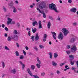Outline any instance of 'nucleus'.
<instances>
[{
	"label": "nucleus",
	"instance_id": "1",
	"mask_svg": "<svg viewBox=\"0 0 78 78\" xmlns=\"http://www.w3.org/2000/svg\"><path fill=\"white\" fill-rule=\"evenodd\" d=\"M49 8L52 10L55 11L56 12H58V10H57V7L56 6V5L52 3L49 5Z\"/></svg>",
	"mask_w": 78,
	"mask_h": 78
},
{
	"label": "nucleus",
	"instance_id": "2",
	"mask_svg": "<svg viewBox=\"0 0 78 78\" xmlns=\"http://www.w3.org/2000/svg\"><path fill=\"white\" fill-rule=\"evenodd\" d=\"M46 3L45 1H42L41 3L39 5V7L40 9H43L44 8H46Z\"/></svg>",
	"mask_w": 78,
	"mask_h": 78
},
{
	"label": "nucleus",
	"instance_id": "3",
	"mask_svg": "<svg viewBox=\"0 0 78 78\" xmlns=\"http://www.w3.org/2000/svg\"><path fill=\"white\" fill-rule=\"evenodd\" d=\"M27 71L28 72L29 74L31 76H34V78H39V77L37 75H33L32 73L31 72V71L30 70V68H27Z\"/></svg>",
	"mask_w": 78,
	"mask_h": 78
},
{
	"label": "nucleus",
	"instance_id": "4",
	"mask_svg": "<svg viewBox=\"0 0 78 78\" xmlns=\"http://www.w3.org/2000/svg\"><path fill=\"white\" fill-rule=\"evenodd\" d=\"M71 53H76V51L77 50V48H76V44H75L73 46V47L71 48Z\"/></svg>",
	"mask_w": 78,
	"mask_h": 78
},
{
	"label": "nucleus",
	"instance_id": "5",
	"mask_svg": "<svg viewBox=\"0 0 78 78\" xmlns=\"http://www.w3.org/2000/svg\"><path fill=\"white\" fill-rule=\"evenodd\" d=\"M64 33L65 36H66L69 33V31L67 30L66 28H63L61 30Z\"/></svg>",
	"mask_w": 78,
	"mask_h": 78
},
{
	"label": "nucleus",
	"instance_id": "6",
	"mask_svg": "<svg viewBox=\"0 0 78 78\" xmlns=\"http://www.w3.org/2000/svg\"><path fill=\"white\" fill-rule=\"evenodd\" d=\"M64 37V36H63V34L62 32H60L59 35H58V38L60 40H62Z\"/></svg>",
	"mask_w": 78,
	"mask_h": 78
},
{
	"label": "nucleus",
	"instance_id": "7",
	"mask_svg": "<svg viewBox=\"0 0 78 78\" xmlns=\"http://www.w3.org/2000/svg\"><path fill=\"white\" fill-rule=\"evenodd\" d=\"M9 6V8H12V7H13L14 5V2L13 1H12L11 2L8 4Z\"/></svg>",
	"mask_w": 78,
	"mask_h": 78
},
{
	"label": "nucleus",
	"instance_id": "8",
	"mask_svg": "<svg viewBox=\"0 0 78 78\" xmlns=\"http://www.w3.org/2000/svg\"><path fill=\"white\" fill-rule=\"evenodd\" d=\"M47 35L46 34H44V36L43 37V41L45 42L47 40Z\"/></svg>",
	"mask_w": 78,
	"mask_h": 78
},
{
	"label": "nucleus",
	"instance_id": "9",
	"mask_svg": "<svg viewBox=\"0 0 78 78\" xmlns=\"http://www.w3.org/2000/svg\"><path fill=\"white\" fill-rule=\"evenodd\" d=\"M19 63L22 66V69L23 70L24 69H25V64H23V63H22V62H21V61H19Z\"/></svg>",
	"mask_w": 78,
	"mask_h": 78
},
{
	"label": "nucleus",
	"instance_id": "10",
	"mask_svg": "<svg viewBox=\"0 0 78 78\" xmlns=\"http://www.w3.org/2000/svg\"><path fill=\"white\" fill-rule=\"evenodd\" d=\"M39 39V37L38 35V34L37 33L35 37V41H37Z\"/></svg>",
	"mask_w": 78,
	"mask_h": 78
},
{
	"label": "nucleus",
	"instance_id": "11",
	"mask_svg": "<svg viewBox=\"0 0 78 78\" xmlns=\"http://www.w3.org/2000/svg\"><path fill=\"white\" fill-rule=\"evenodd\" d=\"M8 21L7 22V23L8 25H9V24H10L11 23V22H12V20L11 18H8Z\"/></svg>",
	"mask_w": 78,
	"mask_h": 78
},
{
	"label": "nucleus",
	"instance_id": "12",
	"mask_svg": "<svg viewBox=\"0 0 78 78\" xmlns=\"http://www.w3.org/2000/svg\"><path fill=\"white\" fill-rule=\"evenodd\" d=\"M70 11L72 12H76V9L75 8L71 9L70 10Z\"/></svg>",
	"mask_w": 78,
	"mask_h": 78
},
{
	"label": "nucleus",
	"instance_id": "13",
	"mask_svg": "<svg viewBox=\"0 0 78 78\" xmlns=\"http://www.w3.org/2000/svg\"><path fill=\"white\" fill-rule=\"evenodd\" d=\"M51 33L52 34V36L53 38H54V39H56V38L55 36H56V34L55 32H51Z\"/></svg>",
	"mask_w": 78,
	"mask_h": 78
},
{
	"label": "nucleus",
	"instance_id": "14",
	"mask_svg": "<svg viewBox=\"0 0 78 78\" xmlns=\"http://www.w3.org/2000/svg\"><path fill=\"white\" fill-rule=\"evenodd\" d=\"M76 41V39L75 38H72L69 41V42L70 43H74V42H75V41Z\"/></svg>",
	"mask_w": 78,
	"mask_h": 78
},
{
	"label": "nucleus",
	"instance_id": "15",
	"mask_svg": "<svg viewBox=\"0 0 78 78\" xmlns=\"http://www.w3.org/2000/svg\"><path fill=\"white\" fill-rule=\"evenodd\" d=\"M39 28H42V24L41 23V21H39L38 22Z\"/></svg>",
	"mask_w": 78,
	"mask_h": 78
},
{
	"label": "nucleus",
	"instance_id": "16",
	"mask_svg": "<svg viewBox=\"0 0 78 78\" xmlns=\"http://www.w3.org/2000/svg\"><path fill=\"white\" fill-rule=\"evenodd\" d=\"M12 8L13 9V12L15 13L16 12H17V9L16 8V7L14 6H13L12 7Z\"/></svg>",
	"mask_w": 78,
	"mask_h": 78
},
{
	"label": "nucleus",
	"instance_id": "17",
	"mask_svg": "<svg viewBox=\"0 0 78 78\" xmlns=\"http://www.w3.org/2000/svg\"><path fill=\"white\" fill-rule=\"evenodd\" d=\"M47 25L48 27V29H50V27H51V23L50 22V21H49L48 22V24Z\"/></svg>",
	"mask_w": 78,
	"mask_h": 78
},
{
	"label": "nucleus",
	"instance_id": "18",
	"mask_svg": "<svg viewBox=\"0 0 78 78\" xmlns=\"http://www.w3.org/2000/svg\"><path fill=\"white\" fill-rule=\"evenodd\" d=\"M52 65L53 66H56L58 64H57V63H56L54 61H52Z\"/></svg>",
	"mask_w": 78,
	"mask_h": 78
},
{
	"label": "nucleus",
	"instance_id": "19",
	"mask_svg": "<svg viewBox=\"0 0 78 78\" xmlns=\"http://www.w3.org/2000/svg\"><path fill=\"white\" fill-rule=\"evenodd\" d=\"M36 25H37V21H35L34 22H33L32 23V25L33 27H34L36 25Z\"/></svg>",
	"mask_w": 78,
	"mask_h": 78
},
{
	"label": "nucleus",
	"instance_id": "20",
	"mask_svg": "<svg viewBox=\"0 0 78 78\" xmlns=\"http://www.w3.org/2000/svg\"><path fill=\"white\" fill-rule=\"evenodd\" d=\"M37 31V29L36 28H35L34 29L33 28H32V32L33 33H35L36 32V31Z\"/></svg>",
	"mask_w": 78,
	"mask_h": 78
},
{
	"label": "nucleus",
	"instance_id": "21",
	"mask_svg": "<svg viewBox=\"0 0 78 78\" xmlns=\"http://www.w3.org/2000/svg\"><path fill=\"white\" fill-rule=\"evenodd\" d=\"M69 58H71V59H74V56L73 55H69Z\"/></svg>",
	"mask_w": 78,
	"mask_h": 78
},
{
	"label": "nucleus",
	"instance_id": "22",
	"mask_svg": "<svg viewBox=\"0 0 78 78\" xmlns=\"http://www.w3.org/2000/svg\"><path fill=\"white\" fill-rule=\"evenodd\" d=\"M48 54L49 55H50V59H52V56H53V53L51 52H49V53H48Z\"/></svg>",
	"mask_w": 78,
	"mask_h": 78
},
{
	"label": "nucleus",
	"instance_id": "23",
	"mask_svg": "<svg viewBox=\"0 0 78 78\" xmlns=\"http://www.w3.org/2000/svg\"><path fill=\"white\" fill-rule=\"evenodd\" d=\"M54 56L55 58H57L58 56V55L57 53L56 52L54 54Z\"/></svg>",
	"mask_w": 78,
	"mask_h": 78
},
{
	"label": "nucleus",
	"instance_id": "24",
	"mask_svg": "<svg viewBox=\"0 0 78 78\" xmlns=\"http://www.w3.org/2000/svg\"><path fill=\"white\" fill-rule=\"evenodd\" d=\"M37 61L38 62V64H41V61H40V60H39V57H37Z\"/></svg>",
	"mask_w": 78,
	"mask_h": 78
},
{
	"label": "nucleus",
	"instance_id": "25",
	"mask_svg": "<svg viewBox=\"0 0 78 78\" xmlns=\"http://www.w3.org/2000/svg\"><path fill=\"white\" fill-rule=\"evenodd\" d=\"M13 40H14V41H18V40H19V38H18V36L16 35V36H15Z\"/></svg>",
	"mask_w": 78,
	"mask_h": 78
},
{
	"label": "nucleus",
	"instance_id": "26",
	"mask_svg": "<svg viewBox=\"0 0 78 78\" xmlns=\"http://www.w3.org/2000/svg\"><path fill=\"white\" fill-rule=\"evenodd\" d=\"M31 69L32 70H34V69H35V66L34 65H32L31 66Z\"/></svg>",
	"mask_w": 78,
	"mask_h": 78
},
{
	"label": "nucleus",
	"instance_id": "27",
	"mask_svg": "<svg viewBox=\"0 0 78 78\" xmlns=\"http://www.w3.org/2000/svg\"><path fill=\"white\" fill-rule=\"evenodd\" d=\"M15 36H16V34L13 35H12L11 36V37L12 39H14L15 38Z\"/></svg>",
	"mask_w": 78,
	"mask_h": 78
},
{
	"label": "nucleus",
	"instance_id": "28",
	"mask_svg": "<svg viewBox=\"0 0 78 78\" xmlns=\"http://www.w3.org/2000/svg\"><path fill=\"white\" fill-rule=\"evenodd\" d=\"M11 72L12 73H14V74L16 72V70L15 69H14L13 70H11Z\"/></svg>",
	"mask_w": 78,
	"mask_h": 78
},
{
	"label": "nucleus",
	"instance_id": "29",
	"mask_svg": "<svg viewBox=\"0 0 78 78\" xmlns=\"http://www.w3.org/2000/svg\"><path fill=\"white\" fill-rule=\"evenodd\" d=\"M36 66L38 68V69H39L40 68V67H41V65L37 63L36 64Z\"/></svg>",
	"mask_w": 78,
	"mask_h": 78
},
{
	"label": "nucleus",
	"instance_id": "30",
	"mask_svg": "<svg viewBox=\"0 0 78 78\" xmlns=\"http://www.w3.org/2000/svg\"><path fill=\"white\" fill-rule=\"evenodd\" d=\"M16 27H17L18 28H20V24L19 23H16Z\"/></svg>",
	"mask_w": 78,
	"mask_h": 78
},
{
	"label": "nucleus",
	"instance_id": "31",
	"mask_svg": "<svg viewBox=\"0 0 78 78\" xmlns=\"http://www.w3.org/2000/svg\"><path fill=\"white\" fill-rule=\"evenodd\" d=\"M15 53L16 54V56H20V55H19V52L18 51H16L15 52Z\"/></svg>",
	"mask_w": 78,
	"mask_h": 78
},
{
	"label": "nucleus",
	"instance_id": "32",
	"mask_svg": "<svg viewBox=\"0 0 78 78\" xmlns=\"http://www.w3.org/2000/svg\"><path fill=\"white\" fill-rule=\"evenodd\" d=\"M2 67L4 69L5 68V62H3V61H2Z\"/></svg>",
	"mask_w": 78,
	"mask_h": 78
},
{
	"label": "nucleus",
	"instance_id": "33",
	"mask_svg": "<svg viewBox=\"0 0 78 78\" xmlns=\"http://www.w3.org/2000/svg\"><path fill=\"white\" fill-rule=\"evenodd\" d=\"M70 64L72 65H73V64H74V62H72V59H70Z\"/></svg>",
	"mask_w": 78,
	"mask_h": 78
},
{
	"label": "nucleus",
	"instance_id": "34",
	"mask_svg": "<svg viewBox=\"0 0 78 78\" xmlns=\"http://www.w3.org/2000/svg\"><path fill=\"white\" fill-rule=\"evenodd\" d=\"M11 37H10V36H9L8 38V41H11Z\"/></svg>",
	"mask_w": 78,
	"mask_h": 78
},
{
	"label": "nucleus",
	"instance_id": "35",
	"mask_svg": "<svg viewBox=\"0 0 78 78\" xmlns=\"http://www.w3.org/2000/svg\"><path fill=\"white\" fill-rule=\"evenodd\" d=\"M24 58V56L23 55H20V59H23Z\"/></svg>",
	"mask_w": 78,
	"mask_h": 78
},
{
	"label": "nucleus",
	"instance_id": "36",
	"mask_svg": "<svg viewBox=\"0 0 78 78\" xmlns=\"http://www.w3.org/2000/svg\"><path fill=\"white\" fill-rule=\"evenodd\" d=\"M43 16L44 18V19L46 18V15L45 14V13L44 12H43Z\"/></svg>",
	"mask_w": 78,
	"mask_h": 78
},
{
	"label": "nucleus",
	"instance_id": "37",
	"mask_svg": "<svg viewBox=\"0 0 78 78\" xmlns=\"http://www.w3.org/2000/svg\"><path fill=\"white\" fill-rule=\"evenodd\" d=\"M34 36H31V37L30 38V39H32V41H34Z\"/></svg>",
	"mask_w": 78,
	"mask_h": 78
},
{
	"label": "nucleus",
	"instance_id": "38",
	"mask_svg": "<svg viewBox=\"0 0 78 78\" xmlns=\"http://www.w3.org/2000/svg\"><path fill=\"white\" fill-rule=\"evenodd\" d=\"M49 19H51V20H53V18L51 16H49Z\"/></svg>",
	"mask_w": 78,
	"mask_h": 78
},
{
	"label": "nucleus",
	"instance_id": "39",
	"mask_svg": "<svg viewBox=\"0 0 78 78\" xmlns=\"http://www.w3.org/2000/svg\"><path fill=\"white\" fill-rule=\"evenodd\" d=\"M39 47L41 48H44V46L41 44L39 45Z\"/></svg>",
	"mask_w": 78,
	"mask_h": 78
},
{
	"label": "nucleus",
	"instance_id": "40",
	"mask_svg": "<svg viewBox=\"0 0 78 78\" xmlns=\"http://www.w3.org/2000/svg\"><path fill=\"white\" fill-rule=\"evenodd\" d=\"M28 35L29 36H31V31L29 30L28 32Z\"/></svg>",
	"mask_w": 78,
	"mask_h": 78
},
{
	"label": "nucleus",
	"instance_id": "41",
	"mask_svg": "<svg viewBox=\"0 0 78 78\" xmlns=\"http://www.w3.org/2000/svg\"><path fill=\"white\" fill-rule=\"evenodd\" d=\"M4 30H5V31H9V29H8V28H7V27H5L4 29Z\"/></svg>",
	"mask_w": 78,
	"mask_h": 78
},
{
	"label": "nucleus",
	"instance_id": "42",
	"mask_svg": "<svg viewBox=\"0 0 78 78\" xmlns=\"http://www.w3.org/2000/svg\"><path fill=\"white\" fill-rule=\"evenodd\" d=\"M5 50H9V48L6 46L5 47Z\"/></svg>",
	"mask_w": 78,
	"mask_h": 78
},
{
	"label": "nucleus",
	"instance_id": "43",
	"mask_svg": "<svg viewBox=\"0 0 78 78\" xmlns=\"http://www.w3.org/2000/svg\"><path fill=\"white\" fill-rule=\"evenodd\" d=\"M65 64V63H62L60 64V67H62L63 65H64Z\"/></svg>",
	"mask_w": 78,
	"mask_h": 78
},
{
	"label": "nucleus",
	"instance_id": "44",
	"mask_svg": "<svg viewBox=\"0 0 78 78\" xmlns=\"http://www.w3.org/2000/svg\"><path fill=\"white\" fill-rule=\"evenodd\" d=\"M10 16H11V14H10V13H8V14L6 15V17H10Z\"/></svg>",
	"mask_w": 78,
	"mask_h": 78
},
{
	"label": "nucleus",
	"instance_id": "45",
	"mask_svg": "<svg viewBox=\"0 0 78 78\" xmlns=\"http://www.w3.org/2000/svg\"><path fill=\"white\" fill-rule=\"evenodd\" d=\"M15 34H18V32H17V31L16 30H14Z\"/></svg>",
	"mask_w": 78,
	"mask_h": 78
},
{
	"label": "nucleus",
	"instance_id": "46",
	"mask_svg": "<svg viewBox=\"0 0 78 78\" xmlns=\"http://www.w3.org/2000/svg\"><path fill=\"white\" fill-rule=\"evenodd\" d=\"M10 24H11V25H14V24H15V22L14 21H11V23Z\"/></svg>",
	"mask_w": 78,
	"mask_h": 78
},
{
	"label": "nucleus",
	"instance_id": "47",
	"mask_svg": "<svg viewBox=\"0 0 78 78\" xmlns=\"http://www.w3.org/2000/svg\"><path fill=\"white\" fill-rule=\"evenodd\" d=\"M66 52L67 53V55H69L70 53V51H66Z\"/></svg>",
	"mask_w": 78,
	"mask_h": 78
},
{
	"label": "nucleus",
	"instance_id": "48",
	"mask_svg": "<svg viewBox=\"0 0 78 78\" xmlns=\"http://www.w3.org/2000/svg\"><path fill=\"white\" fill-rule=\"evenodd\" d=\"M34 49H35V50L36 51H37V50H38V49H37V47H34Z\"/></svg>",
	"mask_w": 78,
	"mask_h": 78
},
{
	"label": "nucleus",
	"instance_id": "49",
	"mask_svg": "<svg viewBox=\"0 0 78 78\" xmlns=\"http://www.w3.org/2000/svg\"><path fill=\"white\" fill-rule=\"evenodd\" d=\"M77 24L76 23H73V26H76V25H77Z\"/></svg>",
	"mask_w": 78,
	"mask_h": 78
},
{
	"label": "nucleus",
	"instance_id": "50",
	"mask_svg": "<svg viewBox=\"0 0 78 78\" xmlns=\"http://www.w3.org/2000/svg\"><path fill=\"white\" fill-rule=\"evenodd\" d=\"M68 2L69 3H71L72 2V0H68Z\"/></svg>",
	"mask_w": 78,
	"mask_h": 78
},
{
	"label": "nucleus",
	"instance_id": "51",
	"mask_svg": "<svg viewBox=\"0 0 78 78\" xmlns=\"http://www.w3.org/2000/svg\"><path fill=\"white\" fill-rule=\"evenodd\" d=\"M76 69V68L74 67H72L71 68V70H75Z\"/></svg>",
	"mask_w": 78,
	"mask_h": 78
},
{
	"label": "nucleus",
	"instance_id": "52",
	"mask_svg": "<svg viewBox=\"0 0 78 78\" xmlns=\"http://www.w3.org/2000/svg\"><path fill=\"white\" fill-rule=\"evenodd\" d=\"M41 76H44V75H45V73H42L41 74Z\"/></svg>",
	"mask_w": 78,
	"mask_h": 78
},
{
	"label": "nucleus",
	"instance_id": "53",
	"mask_svg": "<svg viewBox=\"0 0 78 78\" xmlns=\"http://www.w3.org/2000/svg\"><path fill=\"white\" fill-rule=\"evenodd\" d=\"M23 53L24 55L25 56L26 55V52L25 51L23 50Z\"/></svg>",
	"mask_w": 78,
	"mask_h": 78
},
{
	"label": "nucleus",
	"instance_id": "54",
	"mask_svg": "<svg viewBox=\"0 0 78 78\" xmlns=\"http://www.w3.org/2000/svg\"><path fill=\"white\" fill-rule=\"evenodd\" d=\"M16 44L17 47H18V48H19L20 46L19 45V44H18V43H16Z\"/></svg>",
	"mask_w": 78,
	"mask_h": 78
},
{
	"label": "nucleus",
	"instance_id": "55",
	"mask_svg": "<svg viewBox=\"0 0 78 78\" xmlns=\"http://www.w3.org/2000/svg\"><path fill=\"white\" fill-rule=\"evenodd\" d=\"M69 48H70V46L68 45L67 46V48H68V49H69Z\"/></svg>",
	"mask_w": 78,
	"mask_h": 78
},
{
	"label": "nucleus",
	"instance_id": "56",
	"mask_svg": "<svg viewBox=\"0 0 78 78\" xmlns=\"http://www.w3.org/2000/svg\"><path fill=\"white\" fill-rule=\"evenodd\" d=\"M25 48L27 50H28V49H29V48H28V47L27 46H26L25 47Z\"/></svg>",
	"mask_w": 78,
	"mask_h": 78
},
{
	"label": "nucleus",
	"instance_id": "57",
	"mask_svg": "<svg viewBox=\"0 0 78 78\" xmlns=\"http://www.w3.org/2000/svg\"><path fill=\"white\" fill-rule=\"evenodd\" d=\"M3 9L4 11L5 12H6V9L5 8V7L3 8Z\"/></svg>",
	"mask_w": 78,
	"mask_h": 78
},
{
	"label": "nucleus",
	"instance_id": "58",
	"mask_svg": "<svg viewBox=\"0 0 78 78\" xmlns=\"http://www.w3.org/2000/svg\"><path fill=\"white\" fill-rule=\"evenodd\" d=\"M57 74H59V73H61V72H59V71L58 70L57 71Z\"/></svg>",
	"mask_w": 78,
	"mask_h": 78
},
{
	"label": "nucleus",
	"instance_id": "59",
	"mask_svg": "<svg viewBox=\"0 0 78 78\" xmlns=\"http://www.w3.org/2000/svg\"><path fill=\"white\" fill-rule=\"evenodd\" d=\"M5 25L4 24H2V28H5Z\"/></svg>",
	"mask_w": 78,
	"mask_h": 78
},
{
	"label": "nucleus",
	"instance_id": "60",
	"mask_svg": "<svg viewBox=\"0 0 78 78\" xmlns=\"http://www.w3.org/2000/svg\"><path fill=\"white\" fill-rule=\"evenodd\" d=\"M4 36L5 37H7V36H8V34H5Z\"/></svg>",
	"mask_w": 78,
	"mask_h": 78
},
{
	"label": "nucleus",
	"instance_id": "61",
	"mask_svg": "<svg viewBox=\"0 0 78 78\" xmlns=\"http://www.w3.org/2000/svg\"><path fill=\"white\" fill-rule=\"evenodd\" d=\"M15 2L16 3V4H18V3H19V1H18L17 0H16L15 1Z\"/></svg>",
	"mask_w": 78,
	"mask_h": 78
},
{
	"label": "nucleus",
	"instance_id": "62",
	"mask_svg": "<svg viewBox=\"0 0 78 78\" xmlns=\"http://www.w3.org/2000/svg\"><path fill=\"white\" fill-rule=\"evenodd\" d=\"M28 54H29V55H33L32 53H31V52L29 53Z\"/></svg>",
	"mask_w": 78,
	"mask_h": 78
},
{
	"label": "nucleus",
	"instance_id": "63",
	"mask_svg": "<svg viewBox=\"0 0 78 78\" xmlns=\"http://www.w3.org/2000/svg\"><path fill=\"white\" fill-rule=\"evenodd\" d=\"M76 64L77 66V67H78V61H77L76 62Z\"/></svg>",
	"mask_w": 78,
	"mask_h": 78
},
{
	"label": "nucleus",
	"instance_id": "64",
	"mask_svg": "<svg viewBox=\"0 0 78 78\" xmlns=\"http://www.w3.org/2000/svg\"><path fill=\"white\" fill-rule=\"evenodd\" d=\"M18 9L19 10V11H22V9L18 8Z\"/></svg>",
	"mask_w": 78,
	"mask_h": 78
}]
</instances>
